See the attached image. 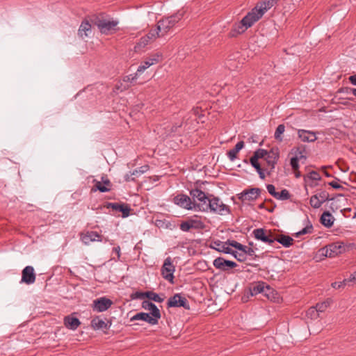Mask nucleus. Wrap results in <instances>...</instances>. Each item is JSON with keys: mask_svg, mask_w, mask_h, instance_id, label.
<instances>
[{"mask_svg": "<svg viewBox=\"0 0 356 356\" xmlns=\"http://www.w3.org/2000/svg\"><path fill=\"white\" fill-rule=\"evenodd\" d=\"M185 13L186 11L183 8L168 17L160 19L155 30H157L159 33L162 32L161 35H163L184 17Z\"/></svg>", "mask_w": 356, "mask_h": 356, "instance_id": "f257e3e1", "label": "nucleus"}, {"mask_svg": "<svg viewBox=\"0 0 356 356\" xmlns=\"http://www.w3.org/2000/svg\"><path fill=\"white\" fill-rule=\"evenodd\" d=\"M92 22L102 34L108 35L116 30L118 21L106 17L102 15L95 16Z\"/></svg>", "mask_w": 356, "mask_h": 356, "instance_id": "f03ea898", "label": "nucleus"}, {"mask_svg": "<svg viewBox=\"0 0 356 356\" xmlns=\"http://www.w3.org/2000/svg\"><path fill=\"white\" fill-rule=\"evenodd\" d=\"M208 212L223 215L225 213H229V206L225 204L222 201L214 195H210V200L208 202Z\"/></svg>", "mask_w": 356, "mask_h": 356, "instance_id": "7ed1b4c3", "label": "nucleus"}, {"mask_svg": "<svg viewBox=\"0 0 356 356\" xmlns=\"http://www.w3.org/2000/svg\"><path fill=\"white\" fill-rule=\"evenodd\" d=\"M346 251V246L343 242L337 241L321 248L319 252L326 257H335Z\"/></svg>", "mask_w": 356, "mask_h": 356, "instance_id": "20e7f679", "label": "nucleus"}, {"mask_svg": "<svg viewBox=\"0 0 356 356\" xmlns=\"http://www.w3.org/2000/svg\"><path fill=\"white\" fill-rule=\"evenodd\" d=\"M204 227V222L197 216L187 218L186 220H182L179 224V229L184 232H189L191 229H203Z\"/></svg>", "mask_w": 356, "mask_h": 356, "instance_id": "39448f33", "label": "nucleus"}, {"mask_svg": "<svg viewBox=\"0 0 356 356\" xmlns=\"http://www.w3.org/2000/svg\"><path fill=\"white\" fill-rule=\"evenodd\" d=\"M252 234L257 240L272 245L274 243V236L270 230L264 228H257L253 230Z\"/></svg>", "mask_w": 356, "mask_h": 356, "instance_id": "423d86ee", "label": "nucleus"}, {"mask_svg": "<svg viewBox=\"0 0 356 356\" xmlns=\"http://www.w3.org/2000/svg\"><path fill=\"white\" fill-rule=\"evenodd\" d=\"M168 307H183L185 309H190V305L187 299L180 293H176L168 300Z\"/></svg>", "mask_w": 356, "mask_h": 356, "instance_id": "0eeeda50", "label": "nucleus"}, {"mask_svg": "<svg viewBox=\"0 0 356 356\" xmlns=\"http://www.w3.org/2000/svg\"><path fill=\"white\" fill-rule=\"evenodd\" d=\"M261 192V190L259 188H251L243 190L241 193L238 194V197L243 202L254 201L259 197Z\"/></svg>", "mask_w": 356, "mask_h": 356, "instance_id": "6e6552de", "label": "nucleus"}, {"mask_svg": "<svg viewBox=\"0 0 356 356\" xmlns=\"http://www.w3.org/2000/svg\"><path fill=\"white\" fill-rule=\"evenodd\" d=\"M279 158L280 151L277 147H273L268 152V154L266 156L264 160L266 161L268 166L270 167V170L268 172V175L274 170Z\"/></svg>", "mask_w": 356, "mask_h": 356, "instance_id": "1a4fd4ad", "label": "nucleus"}, {"mask_svg": "<svg viewBox=\"0 0 356 356\" xmlns=\"http://www.w3.org/2000/svg\"><path fill=\"white\" fill-rule=\"evenodd\" d=\"M213 265L216 268L222 271H228L238 266L236 262L227 260L221 257L215 259L213 261Z\"/></svg>", "mask_w": 356, "mask_h": 356, "instance_id": "9d476101", "label": "nucleus"}, {"mask_svg": "<svg viewBox=\"0 0 356 356\" xmlns=\"http://www.w3.org/2000/svg\"><path fill=\"white\" fill-rule=\"evenodd\" d=\"M262 13H259L255 7L241 19L242 23L248 29L251 27L256 22L262 17Z\"/></svg>", "mask_w": 356, "mask_h": 356, "instance_id": "9b49d317", "label": "nucleus"}, {"mask_svg": "<svg viewBox=\"0 0 356 356\" xmlns=\"http://www.w3.org/2000/svg\"><path fill=\"white\" fill-rule=\"evenodd\" d=\"M159 36V34L157 30H150L147 34L141 37L139 41L136 42V44H135V51H136L137 49L140 50L143 49L150 40H153Z\"/></svg>", "mask_w": 356, "mask_h": 356, "instance_id": "f8f14e48", "label": "nucleus"}, {"mask_svg": "<svg viewBox=\"0 0 356 356\" xmlns=\"http://www.w3.org/2000/svg\"><path fill=\"white\" fill-rule=\"evenodd\" d=\"M174 272L175 266L172 264L170 258L168 257L165 260L164 264L161 268V275L165 280L172 283Z\"/></svg>", "mask_w": 356, "mask_h": 356, "instance_id": "ddd939ff", "label": "nucleus"}, {"mask_svg": "<svg viewBox=\"0 0 356 356\" xmlns=\"http://www.w3.org/2000/svg\"><path fill=\"white\" fill-rule=\"evenodd\" d=\"M173 202L184 209L188 210L194 209V202H192L191 197L187 195L179 194L174 197Z\"/></svg>", "mask_w": 356, "mask_h": 356, "instance_id": "4468645a", "label": "nucleus"}, {"mask_svg": "<svg viewBox=\"0 0 356 356\" xmlns=\"http://www.w3.org/2000/svg\"><path fill=\"white\" fill-rule=\"evenodd\" d=\"M108 209H112L116 212H121L122 218H127L130 215L131 208L127 204L118 202H108L106 204Z\"/></svg>", "mask_w": 356, "mask_h": 356, "instance_id": "2eb2a0df", "label": "nucleus"}, {"mask_svg": "<svg viewBox=\"0 0 356 356\" xmlns=\"http://www.w3.org/2000/svg\"><path fill=\"white\" fill-rule=\"evenodd\" d=\"M35 280V274L33 267L31 266H26L22 271V279L20 282L29 285L33 284Z\"/></svg>", "mask_w": 356, "mask_h": 356, "instance_id": "dca6fc26", "label": "nucleus"}, {"mask_svg": "<svg viewBox=\"0 0 356 356\" xmlns=\"http://www.w3.org/2000/svg\"><path fill=\"white\" fill-rule=\"evenodd\" d=\"M113 302L107 298H97L93 301V310L97 312H102L107 310Z\"/></svg>", "mask_w": 356, "mask_h": 356, "instance_id": "f3484780", "label": "nucleus"}, {"mask_svg": "<svg viewBox=\"0 0 356 356\" xmlns=\"http://www.w3.org/2000/svg\"><path fill=\"white\" fill-rule=\"evenodd\" d=\"M81 240L86 244L89 245L91 242L102 241V235L95 231H88L85 234H81Z\"/></svg>", "mask_w": 356, "mask_h": 356, "instance_id": "a211bd4d", "label": "nucleus"}, {"mask_svg": "<svg viewBox=\"0 0 356 356\" xmlns=\"http://www.w3.org/2000/svg\"><path fill=\"white\" fill-rule=\"evenodd\" d=\"M356 284V271L351 273L348 278L344 279L343 281L334 282L331 284L334 289H340L345 286L353 287Z\"/></svg>", "mask_w": 356, "mask_h": 356, "instance_id": "6ab92c4d", "label": "nucleus"}, {"mask_svg": "<svg viewBox=\"0 0 356 356\" xmlns=\"http://www.w3.org/2000/svg\"><path fill=\"white\" fill-rule=\"evenodd\" d=\"M298 138L304 143H312L316 140V132L305 129L298 130Z\"/></svg>", "mask_w": 356, "mask_h": 356, "instance_id": "aec40b11", "label": "nucleus"}, {"mask_svg": "<svg viewBox=\"0 0 356 356\" xmlns=\"http://www.w3.org/2000/svg\"><path fill=\"white\" fill-rule=\"evenodd\" d=\"M161 318L160 316L154 317L150 313L140 312L135 314V321L140 320L148 323L152 325L158 324L159 320Z\"/></svg>", "mask_w": 356, "mask_h": 356, "instance_id": "412c9836", "label": "nucleus"}, {"mask_svg": "<svg viewBox=\"0 0 356 356\" xmlns=\"http://www.w3.org/2000/svg\"><path fill=\"white\" fill-rule=\"evenodd\" d=\"M210 248L225 254H229L232 249L228 247V244L226 243V241L223 242L220 240L213 241L211 243Z\"/></svg>", "mask_w": 356, "mask_h": 356, "instance_id": "4be33fe9", "label": "nucleus"}, {"mask_svg": "<svg viewBox=\"0 0 356 356\" xmlns=\"http://www.w3.org/2000/svg\"><path fill=\"white\" fill-rule=\"evenodd\" d=\"M142 307L147 311H149L151 314L154 317H161V312L158 307L149 300H145L142 302Z\"/></svg>", "mask_w": 356, "mask_h": 356, "instance_id": "5701e85b", "label": "nucleus"}, {"mask_svg": "<svg viewBox=\"0 0 356 356\" xmlns=\"http://www.w3.org/2000/svg\"><path fill=\"white\" fill-rule=\"evenodd\" d=\"M278 0H263L257 3L255 8H257L259 13H262V15L275 6Z\"/></svg>", "mask_w": 356, "mask_h": 356, "instance_id": "b1692460", "label": "nucleus"}, {"mask_svg": "<svg viewBox=\"0 0 356 356\" xmlns=\"http://www.w3.org/2000/svg\"><path fill=\"white\" fill-rule=\"evenodd\" d=\"M273 302H278L282 299L279 291H253Z\"/></svg>", "mask_w": 356, "mask_h": 356, "instance_id": "393cba45", "label": "nucleus"}, {"mask_svg": "<svg viewBox=\"0 0 356 356\" xmlns=\"http://www.w3.org/2000/svg\"><path fill=\"white\" fill-rule=\"evenodd\" d=\"M159 62L158 57L149 58L145 61H144L137 69L136 72H135V80L137 79L138 76L140 73H142L145 69L148 68L151 65L157 63Z\"/></svg>", "mask_w": 356, "mask_h": 356, "instance_id": "a878e982", "label": "nucleus"}, {"mask_svg": "<svg viewBox=\"0 0 356 356\" xmlns=\"http://www.w3.org/2000/svg\"><path fill=\"white\" fill-rule=\"evenodd\" d=\"M210 195L211 194H206L204 196L205 198L200 199L199 203L194 202V210L208 212V202H209L210 200Z\"/></svg>", "mask_w": 356, "mask_h": 356, "instance_id": "bb28decb", "label": "nucleus"}, {"mask_svg": "<svg viewBox=\"0 0 356 356\" xmlns=\"http://www.w3.org/2000/svg\"><path fill=\"white\" fill-rule=\"evenodd\" d=\"M334 220L335 219L334 216L328 211H324L320 218L321 223L327 228H330L333 225Z\"/></svg>", "mask_w": 356, "mask_h": 356, "instance_id": "cd10ccee", "label": "nucleus"}, {"mask_svg": "<svg viewBox=\"0 0 356 356\" xmlns=\"http://www.w3.org/2000/svg\"><path fill=\"white\" fill-rule=\"evenodd\" d=\"M91 24L88 20L83 21L78 30L79 35L83 38L84 37H88L91 33Z\"/></svg>", "mask_w": 356, "mask_h": 356, "instance_id": "c85d7f7f", "label": "nucleus"}, {"mask_svg": "<svg viewBox=\"0 0 356 356\" xmlns=\"http://www.w3.org/2000/svg\"><path fill=\"white\" fill-rule=\"evenodd\" d=\"M248 28L243 23H242V21L241 20L238 23L235 24L232 29H231L230 32L229 33V37L234 38L236 37L238 35L244 33Z\"/></svg>", "mask_w": 356, "mask_h": 356, "instance_id": "c756f323", "label": "nucleus"}, {"mask_svg": "<svg viewBox=\"0 0 356 356\" xmlns=\"http://www.w3.org/2000/svg\"><path fill=\"white\" fill-rule=\"evenodd\" d=\"M64 324L66 327L74 330L79 327V325L81 324V322L76 317L67 316L64 318Z\"/></svg>", "mask_w": 356, "mask_h": 356, "instance_id": "7c9ffc66", "label": "nucleus"}, {"mask_svg": "<svg viewBox=\"0 0 356 356\" xmlns=\"http://www.w3.org/2000/svg\"><path fill=\"white\" fill-rule=\"evenodd\" d=\"M275 241L282 244L284 248H289L293 245V239L288 235L280 234L274 237V243Z\"/></svg>", "mask_w": 356, "mask_h": 356, "instance_id": "2f4dec72", "label": "nucleus"}, {"mask_svg": "<svg viewBox=\"0 0 356 356\" xmlns=\"http://www.w3.org/2000/svg\"><path fill=\"white\" fill-rule=\"evenodd\" d=\"M244 145V142L241 140L236 144L233 149L227 152V155L230 161H233L237 158V154L243 148Z\"/></svg>", "mask_w": 356, "mask_h": 356, "instance_id": "473e14b6", "label": "nucleus"}, {"mask_svg": "<svg viewBox=\"0 0 356 356\" xmlns=\"http://www.w3.org/2000/svg\"><path fill=\"white\" fill-rule=\"evenodd\" d=\"M291 153L295 156L293 157H297L298 159L306 160L307 156L305 155L306 153V147L303 145H298V147H295L291 149Z\"/></svg>", "mask_w": 356, "mask_h": 356, "instance_id": "72a5a7b5", "label": "nucleus"}, {"mask_svg": "<svg viewBox=\"0 0 356 356\" xmlns=\"http://www.w3.org/2000/svg\"><path fill=\"white\" fill-rule=\"evenodd\" d=\"M91 326L94 330H106L108 328V324L99 318H95L91 321Z\"/></svg>", "mask_w": 356, "mask_h": 356, "instance_id": "f704fd0d", "label": "nucleus"}, {"mask_svg": "<svg viewBox=\"0 0 356 356\" xmlns=\"http://www.w3.org/2000/svg\"><path fill=\"white\" fill-rule=\"evenodd\" d=\"M305 221H306L305 227L303 229H302L300 231H299L295 234L296 237H300L302 235H305L307 234H311L313 232L314 227H313L312 222L309 220L308 217H307Z\"/></svg>", "mask_w": 356, "mask_h": 356, "instance_id": "c9c22d12", "label": "nucleus"}, {"mask_svg": "<svg viewBox=\"0 0 356 356\" xmlns=\"http://www.w3.org/2000/svg\"><path fill=\"white\" fill-rule=\"evenodd\" d=\"M94 186L91 189V192H96L99 191L101 193H105L110 191V188L104 186L102 181H98L97 179L93 180Z\"/></svg>", "mask_w": 356, "mask_h": 356, "instance_id": "e433bc0d", "label": "nucleus"}, {"mask_svg": "<svg viewBox=\"0 0 356 356\" xmlns=\"http://www.w3.org/2000/svg\"><path fill=\"white\" fill-rule=\"evenodd\" d=\"M202 111L199 107L193 108L188 114L184 118V122L187 123L188 120L192 117V115L197 117L200 119L202 117H204V115L202 114Z\"/></svg>", "mask_w": 356, "mask_h": 356, "instance_id": "4c0bfd02", "label": "nucleus"}, {"mask_svg": "<svg viewBox=\"0 0 356 356\" xmlns=\"http://www.w3.org/2000/svg\"><path fill=\"white\" fill-rule=\"evenodd\" d=\"M190 195L193 199V202H195V200L199 201L202 198H205L204 196L206 193L198 189L197 188L191 189L190 191Z\"/></svg>", "mask_w": 356, "mask_h": 356, "instance_id": "58836bf2", "label": "nucleus"}, {"mask_svg": "<svg viewBox=\"0 0 356 356\" xmlns=\"http://www.w3.org/2000/svg\"><path fill=\"white\" fill-rule=\"evenodd\" d=\"M321 179L320 174L317 171H312L304 176V181L307 183L309 181H318Z\"/></svg>", "mask_w": 356, "mask_h": 356, "instance_id": "ea45409f", "label": "nucleus"}, {"mask_svg": "<svg viewBox=\"0 0 356 356\" xmlns=\"http://www.w3.org/2000/svg\"><path fill=\"white\" fill-rule=\"evenodd\" d=\"M284 131H285L284 124H279L277 126V127L275 130V134H274L275 138L277 140L282 142L283 140V138H282V135L283 134Z\"/></svg>", "mask_w": 356, "mask_h": 356, "instance_id": "a19ab883", "label": "nucleus"}, {"mask_svg": "<svg viewBox=\"0 0 356 356\" xmlns=\"http://www.w3.org/2000/svg\"><path fill=\"white\" fill-rule=\"evenodd\" d=\"M309 204L311 207H312L314 209H318L323 204L322 202L320 200L318 197V195H316V194L310 197Z\"/></svg>", "mask_w": 356, "mask_h": 356, "instance_id": "79ce46f5", "label": "nucleus"}, {"mask_svg": "<svg viewBox=\"0 0 356 356\" xmlns=\"http://www.w3.org/2000/svg\"><path fill=\"white\" fill-rule=\"evenodd\" d=\"M248 289H271L270 286L264 282L253 283Z\"/></svg>", "mask_w": 356, "mask_h": 356, "instance_id": "37998d69", "label": "nucleus"}, {"mask_svg": "<svg viewBox=\"0 0 356 356\" xmlns=\"http://www.w3.org/2000/svg\"><path fill=\"white\" fill-rule=\"evenodd\" d=\"M229 254L232 255L237 261L240 262L245 261L247 259V257L245 256L243 252H238L237 251L231 249V251Z\"/></svg>", "mask_w": 356, "mask_h": 356, "instance_id": "c03bdc74", "label": "nucleus"}, {"mask_svg": "<svg viewBox=\"0 0 356 356\" xmlns=\"http://www.w3.org/2000/svg\"><path fill=\"white\" fill-rule=\"evenodd\" d=\"M291 196L289 191L287 189L284 188L280 193L277 192L275 198L280 200H289Z\"/></svg>", "mask_w": 356, "mask_h": 356, "instance_id": "a18cd8bd", "label": "nucleus"}, {"mask_svg": "<svg viewBox=\"0 0 356 356\" xmlns=\"http://www.w3.org/2000/svg\"><path fill=\"white\" fill-rule=\"evenodd\" d=\"M145 296L147 298H148V300H154L156 302H161L163 301V298H161L158 294L153 293L152 291H147L145 293Z\"/></svg>", "mask_w": 356, "mask_h": 356, "instance_id": "49530a36", "label": "nucleus"}, {"mask_svg": "<svg viewBox=\"0 0 356 356\" xmlns=\"http://www.w3.org/2000/svg\"><path fill=\"white\" fill-rule=\"evenodd\" d=\"M226 243L228 244V247L232 246L239 251H244L245 250V245L236 241L228 239L226 241Z\"/></svg>", "mask_w": 356, "mask_h": 356, "instance_id": "de8ad7c7", "label": "nucleus"}, {"mask_svg": "<svg viewBox=\"0 0 356 356\" xmlns=\"http://www.w3.org/2000/svg\"><path fill=\"white\" fill-rule=\"evenodd\" d=\"M316 195H318V197L320 200L322 202V203L334 200V197L330 198L329 193L325 191H321L319 193L316 194Z\"/></svg>", "mask_w": 356, "mask_h": 356, "instance_id": "09e8293b", "label": "nucleus"}, {"mask_svg": "<svg viewBox=\"0 0 356 356\" xmlns=\"http://www.w3.org/2000/svg\"><path fill=\"white\" fill-rule=\"evenodd\" d=\"M268 150L264 149H257L253 154L252 156L256 157L258 160L260 159H265L266 156L268 154Z\"/></svg>", "mask_w": 356, "mask_h": 356, "instance_id": "8fccbe9b", "label": "nucleus"}, {"mask_svg": "<svg viewBox=\"0 0 356 356\" xmlns=\"http://www.w3.org/2000/svg\"><path fill=\"white\" fill-rule=\"evenodd\" d=\"M258 294V293L254 292L253 291H245L244 294L241 296V300L242 302H246L250 297H253Z\"/></svg>", "mask_w": 356, "mask_h": 356, "instance_id": "3c124183", "label": "nucleus"}, {"mask_svg": "<svg viewBox=\"0 0 356 356\" xmlns=\"http://www.w3.org/2000/svg\"><path fill=\"white\" fill-rule=\"evenodd\" d=\"M331 302V300L327 299L321 303H318L316 305V307L319 311V312H323L327 307L330 305Z\"/></svg>", "mask_w": 356, "mask_h": 356, "instance_id": "603ef678", "label": "nucleus"}, {"mask_svg": "<svg viewBox=\"0 0 356 356\" xmlns=\"http://www.w3.org/2000/svg\"><path fill=\"white\" fill-rule=\"evenodd\" d=\"M319 311L315 307H312L307 312V316L311 317V318H316L318 316Z\"/></svg>", "mask_w": 356, "mask_h": 356, "instance_id": "864d4df0", "label": "nucleus"}, {"mask_svg": "<svg viewBox=\"0 0 356 356\" xmlns=\"http://www.w3.org/2000/svg\"><path fill=\"white\" fill-rule=\"evenodd\" d=\"M129 88V84H128V82L124 79L123 80V83H120V85L119 86L118 84H117L115 87V92H118V91H123V90H127V88Z\"/></svg>", "mask_w": 356, "mask_h": 356, "instance_id": "5fc2aeb1", "label": "nucleus"}, {"mask_svg": "<svg viewBox=\"0 0 356 356\" xmlns=\"http://www.w3.org/2000/svg\"><path fill=\"white\" fill-rule=\"evenodd\" d=\"M299 159L297 157H292L290 160V165L293 170H299Z\"/></svg>", "mask_w": 356, "mask_h": 356, "instance_id": "6e6d98bb", "label": "nucleus"}, {"mask_svg": "<svg viewBox=\"0 0 356 356\" xmlns=\"http://www.w3.org/2000/svg\"><path fill=\"white\" fill-rule=\"evenodd\" d=\"M258 161L259 160L254 156H252L250 159V163L255 170H257L258 168H261V165Z\"/></svg>", "mask_w": 356, "mask_h": 356, "instance_id": "4d7b16f0", "label": "nucleus"}, {"mask_svg": "<svg viewBox=\"0 0 356 356\" xmlns=\"http://www.w3.org/2000/svg\"><path fill=\"white\" fill-rule=\"evenodd\" d=\"M255 250H257V248L254 249V248H251V247L248 248L247 246L245 245V250L243 252L245 254V256H246V257H247V255H249L250 257H253V256L256 257V255L254 254Z\"/></svg>", "mask_w": 356, "mask_h": 356, "instance_id": "13d9d810", "label": "nucleus"}, {"mask_svg": "<svg viewBox=\"0 0 356 356\" xmlns=\"http://www.w3.org/2000/svg\"><path fill=\"white\" fill-rule=\"evenodd\" d=\"M149 166L147 164H145L141 167H140L138 169L135 170V175H142L149 170Z\"/></svg>", "mask_w": 356, "mask_h": 356, "instance_id": "bf43d9fd", "label": "nucleus"}, {"mask_svg": "<svg viewBox=\"0 0 356 356\" xmlns=\"http://www.w3.org/2000/svg\"><path fill=\"white\" fill-rule=\"evenodd\" d=\"M266 188H267V191L273 197L275 198L276 195H277V192H276L275 191V187L274 185L273 184H268L266 186Z\"/></svg>", "mask_w": 356, "mask_h": 356, "instance_id": "052dcab7", "label": "nucleus"}, {"mask_svg": "<svg viewBox=\"0 0 356 356\" xmlns=\"http://www.w3.org/2000/svg\"><path fill=\"white\" fill-rule=\"evenodd\" d=\"M102 181L104 184V186H106V187H108L110 188V191L111 190L112 184L111 181L107 178V177H102Z\"/></svg>", "mask_w": 356, "mask_h": 356, "instance_id": "680f3d73", "label": "nucleus"}, {"mask_svg": "<svg viewBox=\"0 0 356 356\" xmlns=\"http://www.w3.org/2000/svg\"><path fill=\"white\" fill-rule=\"evenodd\" d=\"M328 185L334 189H344V188L337 181H332L328 183Z\"/></svg>", "mask_w": 356, "mask_h": 356, "instance_id": "e2e57ef3", "label": "nucleus"}, {"mask_svg": "<svg viewBox=\"0 0 356 356\" xmlns=\"http://www.w3.org/2000/svg\"><path fill=\"white\" fill-rule=\"evenodd\" d=\"M346 91L347 93H352L354 96H356V88H341L339 92L341 91Z\"/></svg>", "mask_w": 356, "mask_h": 356, "instance_id": "0e129e2a", "label": "nucleus"}, {"mask_svg": "<svg viewBox=\"0 0 356 356\" xmlns=\"http://www.w3.org/2000/svg\"><path fill=\"white\" fill-rule=\"evenodd\" d=\"M318 186V184L315 182V181H309L307 183H305V188L307 190V186H309L311 188H314Z\"/></svg>", "mask_w": 356, "mask_h": 356, "instance_id": "69168bd1", "label": "nucleus"}, {"mask_svg": "<svg viewBox=\"0 0 356 356\" xmlns=\"http://www.w3.org/2000/svg\"><path fill=\"white\" fill-rule=\"evenodd\" d=\"M257 173L259 174V177L261 179H265V174H264V170L261 168H258L257 170H256Z\"/></svg>", "mask_w": 356, "mask_h": 356, "instance_id": "338daca9", "label": "nucleus"}, {"mask_svg": "<svg viewBox=\"0 0 356 356\" xmlns=\"http://www.w3.org/2000/svg\"><path fill=\"white\" fill-rule=\"evenodd\" d=\"M348 79L353 85L356 86V74L350 76Z\"/></svg>", "mask_w": 356, "mask_h": 356, "instance_id": "774afa93", "label": "nucleus"}]
</instances>
